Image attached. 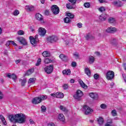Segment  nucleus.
<instances>
[{"label": "nucleus", "instance_id": "1", "mask_svg": "<svg viewBox=\"0 0 126 126\" xmlns=\"http://www.w3.org/2000/svg\"><path fill=\"white\" fill-rule=\"evenodd\" d=\"M8 119L12 123H18L19 124H23L26 120L25 115L22 113L11 115L8 116Z\"/></svg>", "mask_w": 126, "mask_h": 126}, {"label": "nucleus", "instance_id": "2", "mask_svg": "<svg viewBox=\"0 0 126 126\" xmlns=\"http://www.w3.org/2000/svg\"><path fill=\"white\" fill-rule=\"evenodd\" d=\"M48 98L46 95H40L39 96L35 97L32 99V104H39L41 103L43 100H46Z\"/></svg>", "mask_w": 126, "mask_h": 126}, {"label": "nucleus", "instance_id": "3", "mask_svg": "<svg viewBox=\"0 0 126 126\" xmlns=\"http://www.w3.org/2000/svg\"><path fill=\"white\" fill-rule=\"evenodd\" d=\"M68 1L70 3L66 4V6L68 9H72L76 8V5L75 3L77 2V0H68Z\"/></svg>", "mask_w": 126, "mask_h": 126}, {"label": "nucleus", "instance_id": "4", "mask_svg": "<svg viewBox=\"0 0 126 126\" xmlns=\"http://www.w3.org/2000/svg\"><path fill=\"white\" fill-rule=\"evenodd\" d=\"M82 96H83V93L81 90H78L77 91L76 94L73 95V97L76 100H80Z\"/></svg>", "mask_w": 126, "mask_h": 126}, {"label": "nucleus", "instance_id": "5", "mask_svg": "<svg viewBox=\"0 0 126 126\" xmlns=\"http://www.w3.org/2000/svg\"><path fill=\"white\" fill-rule=\"evenodd\" d=\"M115 77V73L113 71L109 70L106 73V78L108 80H112Z\"/></svg>", "mask_w": 126, "mask_h": 126}, {"label": "nucleus", "instance_id": "6", "mask_svg": "<svg viewBox=\"0 0 126 126\" xmlns=\"http://www.w3.org/2000/svg\"><path fill=\"white\" fill-rule=\"evenodd\" d=\"M83 109L86 115H89V114H91L92 112H93V110L86 105H84Z\"/></svg>", "mask_w": 126, "mask_h": 126}, {"label": "nucleus", "instance_id": "7", "mask_svg": "<svg viewBox=\"0 0 126 126\" xmlns=\"http://www.w3.org/2000/svg\"><path fill=\"white\" fill-rule=\"evenodd\" d=\"M51 10L54 14L57 15L60 13V8L57 5H53L52 6Z\"/></svg>", "mask_w": 126, "mask_h": 126}, {"label": "nucleus", "instance_id": "8", "mask_svg": "<svg viewBox=\"0 0 126 126\" xmlns=\"http://www.w3.org/2000/svg\"><path fill=\"white\" fill-rule=\"evenodd\" d=\"M44 70L46 73L50 74L52 73V72H53V70H54V65H50L49 66H47L44 68Z\"/></svg>", "mask_w": 126, "mask_h": 126}, {"label": "nucleus", "instance_id": "9", "mask_svg": "<svg viewBox=\"0 0 126 126\" xmlns=\"http://www.w3.org/2000/svg\"><path fill=\"white\" fill-rule=\"evenodd\" d=\"M58 39V37L55 35H52L47 38V41L50 42V43H55V42H57Z\"/></svg>", "mask_w": 126, "mask_h": 126}, {"label": "nucleus", "instance_id": "10", "mask_svg": "<svg viewBox=\"0 0 126 126\" xmlns=\"http://www.w3.org/2000/svg\"><path fill=\"white\" fill-rule=\"evenodd\" d=\"M30 40L32 45H36L38 42V35H35L34 38L33 36H30Z\"/></svg>", "mask_w": 126, "mask_h": 126}, {"label": "nucleus", "instance_id": "11", "mask_svg": "<svg viewBox=\"0 0 126 126\" xmlns=\"http://www.w3.org/2000/svg\"><path fill=\"white\" fill-rule=\"evenodd\" d=\"M17 39L22 45H23L24 46H26V45H27V41H26V39L23 37H18Z\"/></svg>", "mask_w": 126, "mask_h": 126}, {"label": "nucleus", "instance_id": "12", "mask_svg": "<svg viewBox=\"0 0 126 126\" xmlns=\"http://www.w3.org/2000/svg\"><path fill=\"white\" fill-rule=\"evenodd\" d=\"M46 30L43 28L40 27L38 29V34L41 37H43L44 35H46Z\"/></svg>", "mask_w": 126, "mask_h": 126}, {"label": "nucleus", "instance_id": "13", "mask_svg": "<svg viewBox=\"0 0 126 126\" xmlns=\"http://www.w3.org/2000/svg\"><path fill=\"white\" fill-rule=\"evenodd\" d=\"M60 59H62V60L63 62H64L65 63H66L67 62H68L69 61V59L68 58V57L67 56H65L63 54H61L60 55Z\"/></svg>", "mask_w": 126, "mask_h": 126}, {"label": "nucleus", "instance_id": "14", "mask_svg": "<svg viewBox=\"0 0 126 126\" xmlns=\"http://www.w3.org/2000/svg\"><path fill=\"white\" fill-rule=\"evenodd\" d=\"M35 17L37 20L40 21L41 23H44V20L43 19V16L40 13H37L35 15Z\"/></svg>", "mask_w": 126, "mask_h": 126}, {"label": "nucleus", "instance_id": "15", "mask_svg": "<svg viewBox=\"0 0 126 126\" xmlns=\"http://www.w3.org/2000/svg\"><path fill=\"white\" fill-rule=\"evenodd\" d=\"M117 30L116 28H113L112 27L108 28L106 30V32H107V33H115V32H117Z\"/></svg>", "mask_w": 126, "mask_h": 126}, {"label": "nucleus", "instance_id": "16", "mask_svg": "<svg viewBox=\"0 0 126 126\" xmlns=\"http://www.w3.org/2000/svg\"><path fill=\"white\" fill-rule=\"evenodd\" d=\"M42 56L44 58H49L51 57V53L49 51H44L42 53Z\"/></svg>", "mask_w": 126, "mask_h": 126}, {"label": "nucleus", "instance_id": "17", "mask_svg": "<svg viewBox=\"0 0 126 126\" xmlns=\"http://www.w3.org/2000/svg\"><path fill=\"white\" fill-rule=\"evenodd\" d=\"M113 4H114V5H115L116 6H118V7H120L121 6H122V1H120V0H118V1H115L113 2Z\"/></svg>", "mask_w": 126, "mask_h": 126}, {"label": "nucleus", "instance_id": "18", "mask_svg": "<svg viewBox=\"0 0 126 126\" xmlns=\"http://www.w3.org/2000/svg\"><path fill=\"white\" fill-rule=\"evenodd\" d=\"M106 19L107 15L105 13L99 16V20H100V21H105Z\"/></svg>", "mask_w": 126, "mask_h": 126}, {"label": "nucleus", "instance_id": "19", "mask_svg": "<svg viewBox=\"0 0 126 126\" xmlns=\"http://www.w3.org/2000/svg\"><path fill=\"white\" fill-rule=\"evenodd\" d=\"M90 96L93 99H97L98 98V94L96 93H91Z\"/></svg>", "mask_w": 126, "mask_h": 126}, {"label": "nucleus", "instance_id": "20", "mask_svg": "<svg viewBox=\"0 0 126 126\" xmlns=\"http://www.w3.org/2000/svg\"><path fill=\"white\" fill-rule=\"evenodd\" d=\"M58 119L61 122H64V121H65L64 116H63V114H59V115L58 116Z\"/></svg>", "mask_w": 126, "mask_h": 126}, {"label": "nucleus", "instance_id": "21", "mask_svg": "<svg viewBox=\"0 0 126 126\" xmlns=\"http://www.w3.org/2000/svg\"><path fill=\"white\" fill-rule=\"evenodd\" d=\"M97 122L99 126H102L104 124V119L102 117L97 118Z\"/></svg>", "mask_w": 126, "mask_h": 126}, {"label": "nucleus", "instance_id": "22", "mask_svg": "<svg viewBox=\"0 0 126 126\" xmlns=\"http://www.w3.org/2000/svg\"><path fill=\"white\" fill-rule=\"evenodd\" d=\"M65 44L67 45L68 46H70L73 44L74 40L73 39H68L65 41Z\"/></svg>", "mask_w": 126, "mask_h": 126}, {"label": "nucleus", "instance_id": "23", "mask_svg": "<svg viewBox=\"0 0 126 126\" xmlns=\"http://www.w3.org/2000/svg\"><path fill=\"white\" fill-rule=\"evenodd\" d=\"M34 72V68H31L29 69L25 74V75L29 76L32 74Z\"/></svg>", "mask_w": 126, "mask_h": 126}, {"label": "nucleus", "instance_id": "24", "mask_svg": "<svg viewBox=\"0 0 126 126\" xmlns=\"http://www.w3.org/2000/svg\"><path fill=\"white\" fill-rule=\"evenodd\" d=\"M63 74H65V75H70V73H71V71H70V69H65L63 71Z\"/></svg>", "mask_w": 126, "mask_h": 126}, {"label": "nucleus", "instance_id": "25", "mask_svg": "<svg viewBox=\"0 0 126 126\" xmlns=\"http://www.w3.org/2000/svg\"><path fill=\"white\" fill-rule=\"evenodd\" d=\"M79 83L82 88H87V85H86L82 80H79Z\"/></svg>", "mask_w": 126, "mask_h": 126}, {"label": "nucleus", "instance_id": "26", "mask_svg": "<svg viewBox=\"0 0 126 126\" xmlns=\"http://www.w3.org/2000/svg\"><path fill=\"white\" fill-rule=\"evenodd\" d=\"M85 73L88 76H90V75H91V71H90V69L88 67L85 68Z\"/></svg>", "mask_w": 126, "mask_h": 126}, {"label": "nucleus", "instance_id": "27", "mask_svg": "<svg viewBox=\"0 0 126 126\" xmlns=\"http://www.w3.org/2000/svg\"><path fill=\"white\" fill-rule=\"evenodd\" d=\"M95 62V58L93 56H89V63H93Z\"/></svg>", "mask_w": 126, "mask_h": 126}, {"label": "nucleus", "instance_id": "28", "mask_svg": "<svg viewBox=\"0 0 126 126\" xmlns=\"http://www.w3.org/2000/svg\"><path fill=\"white\" fill-rule=\"evenodd\" d=\"M0 120L2 121V122L3 123V125H4V126H6V125H7V123L5 121V118H4V117H3V116L0 115Z\"/></svg>", "mask_w": 126, "mask_h": 126}, {"label": "nucleus", "instance_id": "29", "mask_svg": "<svg viewBox=\"0 0 126 126\" xmlns=\"http://www.w3.org/2000/svg\"><path fill=\"white\" fill-rule=\"evenodd\" d=\"M85 38L86 40H89V39H94V36L89 33L85 36Z\"/></svg>", "mask_w": 126, "mask_h": 126}, {"label": "nucleus", "instance_id": "30", "mask_svg": "<svg viewBox=\"0 0 126 126\" xmlns=\"http://www.w3.org/2000/svg\"><path fill=\"white\" fill-rule=\"evenodd\" d=\"M109 23H116V19L115 18L110 17L108 19Z\"/></svg>", "mask_w": 126, "mask_h": 126}, {"label": "nucleus", "instance_id": "31", "mask_svg": "<svg viewBox=\"0 0 126 126\" xmlns=\"http://www.w3.org/2000/svg\"><path fill=\"white\" fill-rule=\"evenodd\" d=\"M57 98H63V93H57Z\"/></svg>", "mask_w": 126, "mask_h": 126}, {"label": "nucleus", "instance_id": "32", "mask_svg": "<svg viewBox=\"0 0 126 126\" xmlns=\"http://www.w3.org/2000/svg\"><path fill=\"white\" fill-rule=\"evenodd\" d=\"M64 22L65 23H70V22H71V20H70L69 17H67L64 19Z\"/></svg>", "mask_w": 126, "mask_h": 126}, {"label": "nucleus", "instance_id": "33", "mask_svg": "<svg viewBox=\"0 0 126 126\" xmlns=\"http://www.w3.org/2000/svg\"><path fill=\"white\" fill-rule=\"evenodd\" d=\"M53 62V60L49 59V58H46L44 59V63H51Z\"/></svg>", "mask_w": 126, "mask_h": 126}, {"label": "nucleus", "instance_id": "34", "mask_svg": "<svg viewBox=\"0 0 126 126\" xmlns=\"http://www.w3.org/2000/svg\"><path fill=\"white\" fill-rule=\"evenodd\" d=\"M19 81L21 82L22 86H25V84L26 83V80H22V79H19Z\"/></svg>", "mask_w": 126, "mask_h": 126}, {"label": "nucleus", "instance_id": "35", "mask_svg": "<svg viewBox=\"0 0 126 126\" xmlns=\"http://www.w3.org/2000/svg\"><path fill=\"white\" fill-rule=\"evenodd\" d=\"M67 16H68L70 19H73V18H74V15L72 14V13H67Z\"/></svg>", "mask_w": 126, "mask_h": 126}, {"label": "nucleus", "instance_id": "36", "mask_svg": "<svg viewBox=\"0 0 126 126\" xmlns=\"http://www.w3.org/2000/svg\"><path fill=\"white\" fill-rule=\"evenodd\" d=\"M60 109L62 110V111H63V112H65L66 113L67 112V109L63 105H60Z\"/></svg>", "mask_w": 126, "mask_h": 126}, {"label": "nucleus", "instance_id": "37", "mask_svg": "<svg viewBox=\"0 0 126 126\" xmlns=\"http://www.w3.org/2000/svg\"><path fill=\"white\" fill-rule=\"evenodd\" d=\"M41 112H42L43 113H46L47 108L46 107V106L44 105H42L41 107Z\"/></svg>", "mask_w": 126, "mask_h": 126}, {"label": "nucleus", "instance_id": "38", "mask_svg": "<svg viewBox=\"0 0 126 126\" xmlns=\"http://www.w3.org/2000/svg\"><path fill=\"white\" fill-rule=\"evenodd\" d=\"M84 6H85L86 8H89V7L91 6L90 3L88 2H85L84 4Z\"/></svg>", "mask_w": 126, "mask_h": 126}, {"label": "nucleus", "instance_id": "39", "mask_svg": "<svg viewBox=\"0 0 126 126\" xmlns=\"http://www.w3.org/2000/svg\"><path fill=\"white\" fill-rule=\"evenodd\" d=\"M111 115L113 117H116V116H117L118 114L117 113V111L116 110H113L111 111Z\"/></svg>", "mask_w": 126, "mask_h": 126}, {"label": "nucleus", "instance_id": "40", "mask_svg": "<svg viewBox=\"0 0 126 126\" xmlns=\"http://www.w3.org/2000/svg\"><path fill=\"white\" fill-rule=\"evenodd\" d=\"M98 10L100 12H104V11H105L106 8H105V7H104V6H101V7L98 8Z\"/></svg>", "mask_w": 126, "mask_h": 126}, {"label": "nucleus", "instance_id": "41", "mask_svg": "<svg viewBox=\"0 0 126 126\" xmlns=\"http://www.w3.org/2000/svg\"><path fill=\"white\" fill-rule=\"evenodd\" d=\"M35 80H36L35 78H30L29 80V83H35Z\"/></svg>", "mask_w": 126, "mask_h": 126}, {"label": "nucleus", "instance_id": "42", "mask_svg": "<svg viewBox=\"0 0 126 126\" xmlns=\"http://www.w3.org/2000/svg\"><path fill=\"white\" fill-rule=\"evenodd\" d=\"M42 62V60H41V58H39L38 59L36 63L35 64V65L36 66H39L40 64H41V63Z\"/></svg>", "mask_w": 126, "mask_h": 126}, {"label": "nucleus", "instance_id": "43", "mask_svg": "<svg viewBox=\"0 0 126 126\" xmlns=\"http://www.w3.org/2000/svg\"><path fill=\"white\" fill-rule=\"evenodd\" d=\"M13 15H14V16H17V15H18V14H19V11H18V10H15L13 13Z\"/></svg>", "mask_w": 126, "mask_h": 126}, {"label": "nucleus", "instance_id": "44", "mask_svg": "<svg viewBox=\"0 0 126 126\" xmlns=\"http://www.w3.org/2000/svg\"><path fill=\"white\" fill-rule=\"evenodd\" d=\"M18 35H24V32L22 30H20L17 32Z\"/></svg>", "mask_w": 126, "mask_h": 126}, {"label": "nucleus", "instance_id": "45", "mask_svg": "<svg viewBox=\"0 0 126 126\" xmlns=\"http://www.w3.org/2000/svg\"><path fill=\"white\" fill-rule=\"evenodd\" d=\"M73 56L75 57V59H77L79 58V54L78 53H74L73 54Z\"/></svg>", "mask_w": 126, "mask_h": 126}, {"label": "nucleus", "instance_id": "46", "mask_svg": "<svg viewBox=\"0 0 126 126\" xmlns=\"http://www.w3.org/2000/svg\"><path fill=\"white\" fill-rule=\"evenodd\" d=\"M100 108L101 109H106L107 108V105L105 104H101L100 105Z\"/></svg>", "mask_w": 126, "mask_h": 126}, {"label": "nucleus", "instance_id": "47", "mask_svg": "<svg viewBox=\"0 0 126 126\" xmlns=\"http://www.w3.org/2000/svg\"><path fill=\"white\" fill-rule=\"evenodd\" d=\"M63 87L64 89V90H66V89H67L68 88V85L66 84H64L63 86Z\"/></svg>", "mask_w": 126, "mask_h": 126}, {"label": "nucleus", "instance_id": "48", "mask_svg": "<svg viewBox=\"0 0 126 126\" xmlns=\"http://www.w3.org/2000/svg\"><path fill=\"white\" fill-rule=\"evenodd\" d=\"M11 78L13 79V80L15 81V80H16L17 78L16 75L12 74L11 76Z\"/></svg>", "mask_w": 126, "mask_h": 126}, {"label": "nucleus", "instance_id": "49", "mask_svg": "<svg viewBox=\"0 0 126 126\" xmlns=\"http://www.w3.org/2000/svg\"><path fill=\"white\" fill-rule=\"evenodd\" d=\"M94 79H98V78H99V77H100V76H99V75L98 74H95L94 75Z\"/></svg>", "mask_w": 126, "mask_h": 126}, {"label": "nucleus", "instance_id": "50", "mask_svg": "<svg viewBox=\"0 0 126 126\" xmlns=\"http://www.w3.org/2000/svg\"><path fill=\"white\" fill-rule=\"evenodd\" d=\"M34 6H33L32 5H30L29 11H33V10H34Z\"/></svg>", "mask_w": 126, "mask_h": 126}, {"label": "nucleus", "instance_id": "51", "mask_svg": "<svg viewBox=\"0 0 126 126\" xmlns=\"http://www.w3.org/2000/svg\"><path fill=\"white\" fill-rule=\"evenodd\" d=\"M71 64V66H73V67H75V66H76V62H72Z\"/></svg>", "mask_w": 126, "mask_h": 126}, {"label": "nucleus", "instance_id": "52", "mask_svg": "<svg viewBox=\"0 0 126 126\" xmlns=\"http://www.w3.org/2000/svg\"><path fill=\"white\" fill-rule=\"evenodd\" d=\"M77 26L79 28H81V27H82V24L81 23H79L77 24Z\"/></svg>", "mask_w": 126, "mask_h": 126}, {"label": "nucleus", "instance_id": "53", "mask_svg": "<svg viewBox=\"0 0 126 126\" xmlns=\"http://www.w3.org/2000/svg\"><path fill=\"white\" fill-rule=\"evenodd\" d=\"M45 15H49L50 14V11L48 10H46L44 12Z\"/></svg>", "mask_w": 126, "mask_h": 126}, {"label": "nucleus", "instance_id": "54", "mask_svg": "<svg viewBox=\"0 0 126 126\" xmlns=\"http://www.w3.org/2000/svg\"><path fill=\"white\" fill-rule=\"evenodd\" d=\"M9 45H10V40L7 41L5 44V45L6 46V47H8Z\"/></svg>", "mask_w": 126, "mask_h": 126}, {"label": "nucleus", "instance_id": "55", "mask_svg": "<svg viewBox=\"0 0 126 126\" xmlns=\"http://www.w3.org/2000/svg\"><path fill=\"white\" fill-rule=\"evenodd\" d=\"M30 29L31 30V31L34 32V31H35V30L34 29V26H32L30 27Z\"/></svg>", "mask_w": 126, "mask_h": 126}, {"label": "nucleus", "instance_id": "56", "mask_svg": "<svg viewBox=\"0 0 126 126\" xmlns=\"http://www.w3.org/2000/svg\"><path fill=\"white\" fill-rule=\"evenodd\" d=\"M2 98H3V94L0 91V100L2 99Z\"/></svg>", "mask_w": 126, "mask_h": 126}, {"label": "nucleus", "instance_id": "57", "mask_svg": "<svg viewBox=\"0 0 126 126\" xmlns=\"http://www.w3.org/2000/svg\"><path fill=\"white\" fill-rule=\"evenodd\" d=\"M10 44H12V45H13L14 46H17V44L12 40H10Z\"/></svg>", "mask_w": 126, "mask_h": 126}, {"label": "nucleus", "instance_id": "58", "mask_svg": "<svg viewBox=\"0 0 126 126\" xmlns=\"http://www.w3.org/2000/svg\"><path fill=\"white\" fill-rule=\"evenodd\" d=\"M21 62V60H17L15 61V62L16 63V64H18L19 63Z\"/></svg>", "mask_w": 126, "mask_h": 126}, {"label": "nucleus", "instance_id": "59", "mask_svg": "<svg viewBox=\"0 0 126 126\" xmlns=\"http://www.w3.org/2000/svg\"><path fill=\"white\" fill-rule=\"evenodd\" d=\"M57 93L54 94H51V96H52L53 97H55V98H57Z\"/></svg>", "mask_w": 126, "mask_h": 126}, {"label": "nucleus", "instance_id": "60", "mask_svg": "<svg viewBox=\"0 0 126 126\" xmlns=\"http://www.w3.org/2000/svg\"><path fill=\"white\" fill-rule=\"evenodd\" d=\"M25 8H26V9H27V10H28L29 11V9L30 8V5H26L25 6Z\"/></svg>", "mask_w": 126, "mask_h": 126}, {"label": "nucleus", "instance_id": "61", "mask_svg": "<svg viewBox=\"0 0 126 126\" xmlns=\"http://www.w3.org/2000/svg\"><path fill=\"white\" fill-rule=\"evenodd\" d=\"M30 124H31V125H33V124H34V121H33V120L32 119H30Z\"/></svg>", "mask_w": 126, "mask_h": 126}, {"label": "nucleus", "instance_id": "62", "mask_svg": "<svg viewBox=\"0 0 126 126\" xmlns=\"http://www.w3.org/2000/svg\"><path fill=\"white\" fill-rule=\"evenodd\" d=\"M75 81L74 79H71L70 80V83H74Z\"/></svg>", "mask_w": 126, "mask_h": 126}, {"label": "nucleus", "instance_id": "63", "mask_svg": "<svg viewBox=\"0 0 126 126\" xmlns=\"http://www.w3.org/2000/svg\"><path fill=\"white\" fill-rule=\"evenodd\" d=\"M12 75L11 74H8L7 75V77H8L9 78H11Z\"/></svg>", "mask_w": 126, "mask_h": 126}, {"label": "nucleus", "instance_id": "64", "mask_svg": "<svg viewBox=\"0 0 126 126\" xmlns=\"http://www.w3.org/2000/svg\"><path fill=\"white\" fill-rule=\"evenodd\" d=\"M47 126H55V124L54 123H51L48 124Z\"/></svg>", "mask_w": 126, "mask_h": 126}]
</instances>
